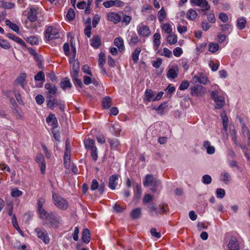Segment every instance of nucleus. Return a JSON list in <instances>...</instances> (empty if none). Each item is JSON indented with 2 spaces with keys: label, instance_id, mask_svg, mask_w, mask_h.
I'll use <instances>...</instances> for the list:
<instances>
[{
  "label": "nucleus",
  "instance_id": "nucleus-1",
  "mask_svg": "<svg viewBox=\"0 0 250 250\" xmlns=\"http://www.w3.org/2000/svg\"><path fill=\"white\" fill-rule=\"evenodd\" d=\"M41 219L44 220L50 228L57 229L62 224V217L56 212H51L40 217Z\"/></svg>",
  "mask_w": 250,
  "mask_h": 250
},
{
  "label": "nucleus",
  "instance_id": "nucleus-2",
  "mask_svg": "<svg viewBox=\"0 0 250 250\" xmlns=\"http://www.w3.org/2000/svg\"><path fill=\"white\" fill-rule=\"evenodd\" d=\"M210 95L215 104V108L216 109H220L224 106L225 103V98L222 96H219L218 91L214 90L211 91Z\"/></svg>",
  "mask_w": 250,
  "mask_h": 250
},
{
  "label": "nucleus",
  "instance_id": "nucleus-3",
  "mask_svg": "<svg viewBox=\"0 0 250 250\" xmlns=\"http://www.w3.org/2000/svg\"><path fill=\"white\" fill-rule=\"evenodd\" d=\"M52 199L54 204L59 209L66 210L67 208L68 203L63 198L54 193L53 194Z\"/></svg>",
  "mask_w": 250,
  "mask_h": 250
},
{
  "label": "nucleus",
  "instance_id": "nucleus-4",
  "mask_svg": "<svg viewBox=\"0 0 250 250\" xmlns=\"http://www.w3.org/2000/svg\"><path fill=\"white\" fill-rule=\"evenodd\" d=\"M45 37L48 41H50L58 39L60 37V34L56 28L49 26L45 30Z\"/></svg>",
  "mask_w": 250,
  "mask_h": 250
},
{
  "label": "nucleus",
  "instance_id": "nucleus-5",
  "mask_svg": "<svg viewBox=\"0 0 250 250\" xmlns=\"http://www.w3.org/2000/svg\"><path fill=\"white\" fill-rule=\"evenodd\" d=\"M205 88L201 85H197L191 88V94L195 96H202L205 93Z\"/></svg>",
  "mask_w": 250,
  "mask_h": 250
},
{
  "label": "nucleus",
  "instance_id": "nucleus-6",
  "mask_svg": "<svg viewBox=\"0 0 250 250\" xmlns=\"http://www.w3.org/2000/svg\"><path fill=\"white\" fill-rule=\"evenodd\" d=\"M158 182L159 181L155 179L152 174H147L146 176L145 180L144 182V185L145 187H156L158 184Z\"/></svg>",
  "mask_w": 250,
  "mask_h": 250
},
{
  "label": "nucleus",
  "instance_id": "nucleus-7",
  "mask_svg": "<svg viewBox=\"0 0 250 250\" xmlns=\"http://www.w3.org/2000/svg\"><path fill=\"white\" fill-rule=\"evenodd\" d=\"M36 162L39 165L42 174H44L46 170V163L42 154H38L35 159Z\"/></svg>",
  "mask_w": 250,
  "mask_h": 250
},
{
  "label": "nucleus",
  "instance_id": "nucleus-8",
  "mask_svg": "<svg viewBox=\"0 0 250 250\" xmlns=\"http://www.w3.org/2000/svg\"><path fill=\"white\" fill-rule=\"evenodd\" d=\"M192 4L201 7L202 11H208L210 9V6L206 0H190Z\"/></svg>",
  "mask_w": 250,
  "mask_h": 250
},
{
  "label": "nucleus",
  "instance_id": "nucleus-9",
  "mask_svg": "<svg viewBox=\"0 0 250 250\" xmlns=\"http://www.w3.org/2000/svg\"><path fill=\"white\" fill-rule=\"evenodd\" d=\"M137 32L139 35L143 37H148L150 35V30L149 27L143 24L138 26Z\"/></svg>",
  "mask_w": 250,
  "mask_h": 250
},
{
  "label": "nucleus",
  "instance_id": "nucleus-10",
  "mask_svg": "<svg viewBox=\"0 0 250 250\" xmlns=\"http://www.w3.org/2000/svg\"><path fill=\"white\" fill-rule=\"evenodd\" d=\"M38 8H31L28 13L27 18L30 21L34 22L37 20V15L39 14Z\"/></svg>",
  "mask_w": 250,
  "mask_h": 250
},
{
  "label": "nucleus",
  "instance_id": "nucleus-11",
  "mask_svg": "<svg viewBox=\"0 0 250 250\" xmlns=\"http://www.w3.org/2000/svg\"><path fill=\"white\" fill-rule=\"evenodd\" d=\"M229 250H239L240 246L237 239L234 236L230 238L228 245Z\"/></svg>",
  "mask_w": 250,
  "mask_h": 250
},
{
  "label": "nucleus",
  "instance_id": "nucleus-12",
  "mask_svg": "<svg viewBox=\"0 0 250 250\" xmlns=\"http://www.w3.org/2000/svg\"><path fill=\"white\" fill-rule=\"evenodd\" d=\"M107 20L113 21L115 23H118L121 21L120 16L114 12H109L107 14Z\"/></svg>",
  "mask_w": 250,
  "mask_h": 250
},
{
  "label": "nucleus",
  "instance_id": "nucleus-13",
  "mask_svg": "<svg viewBox=\"0 0 250 250\" xmlns=\"http://www.w3.org/2000/svg\"><path fill=\"white\" fill-rule=\"evenodd\" d=\"M69 62L70 64H72V70L71 72V75H74L75 77L77 76V75L79 74L80 70V65L78 61H76L75 59L73 61L70 62V59H69Z\"/></svg>",
  "mask_w": 250,
  "mask_h": 250
},
{
  "label": "nucleus",
  "instance_id": "nucleus-14",
  "mask_svg": "<svg viewBox=\"0 0 250 250\" xmlns=\"http://www.w3.org/2000/svg\"><path fill=\"white\" fill-rule=\"evenodd\" d=\"M45 202V200L43 198H40L38 200V212L40 217L46 214V211H45L42 208L43 205Z\"/></svg>",
  "mask_w": 250,
  "mask_h": 250
},
{
  "label": "nucleus",
  "instance_id": "nucleus-15",
  "mask_svg": "<svg viewBox=\"0 0 250 250\" xmlns=\"http://www.w3.org/2000/svg\"><path fill=\"white\" fill-rule=\"evenodd\" d=\"M101 44L100 37L98 35H94L91 40V45L94 48H98Z\"/></svg>",
  "mask_w": 250,
  "mask_h": 250
},
{
  "label": "nucleus",
  "instance_id": "nucleus-16",
  "mask_svg": "<svg viewBox=\"0 0 250 250\" xmlns=\"http://www.w3.org/2000/svg\"><path fill=\"white\" fill-rule=\"evenodd\" d=\"M118 179V177L117 175H112L110 176L109 178L108 186L112 190L115 189L117 185V182H116Z\"/></svg>",
  "mask_w": 250,
  "mask_h": 250
},
{
  "label": "nucleus",
  "instance_id": "nucleus-17",
  "mask_svg": "<svg viewBox=\"0 0 250 250\" xmlns=\"http://www.w3.org/2000/svg\"><path fill=\"white\" fill-rule=\"evenodd\" d=\"M154 94L153 91L151 89H146L145 91L144 100L148 102H150L151 101H154Z\"/></svg>",
  "mask_w": 250,
  "mask_h": 250
},
{
  "label": "nucleus",
  "instance_id": "nucleus-18",
  "mask_svg": "<svg viewBox=\"0 0 250 250\" xmlns=\"http://www.w3.org/2000/svg\"><path fill=\"white\" fill-rule=\"evenodd\" d=\"M6 36L19 44L24 47L26 46L25 42L21 38L10 33L7 34Z\"/></svg>",
  "mask_w": 250,
  "mask_h": 250
},
{
  "label": "nucleus",
  "instance_id": "nucleus-19",
  "mask_svg": "<svg viewBox=\"0 0 250 250\" xmlns=\"http://www.w3.org/2000/svg\"><path fill=\"white\" fill-rule=\"evenodd\" d=\"M193 80L195 83L198 82L201 84H206L208 80L207 77L203 73L200 74L199 76H195L193 78Z\"/></svg>",
  "mask_w": 250,
  "mask_h": 250
},
{
  "label": "nucleus",
  "instance_id": "nucleus-20",
  "mask_svg": "<svg viewBox=\"0 0 250 250\" xmlns=\"http://www.w3.org/2000/svg\"><path fill=\"white\" fill-rule=\"evenodd\" d=\"M114 43L120 52L124 50V41L121 38H117L114 40Z\"/></svg>",
  "mask_w": 250,
  "mask_h": 250
},
{
  "label": "nucleus",
  "instance_id": "nucleus-21",
  "mask_svg": "<svg viewBox=\"0 0 250 250\" xmlns=\"http://www.w3.org/2000/svg\"><path fill=\"white\" fill-rule=\"evenodd\" d=\"M142 209L140 208H137L133 209L130 212V216L134 219H136L141 217L142 215Z\"/></svg>",
  "mask_w": 250,
  "mask_h": 250
},
{
  "label": "nucleus",
  "instance_id": "nucleus-22",
  "mask_svg": "<svg viewBox=\"0 0 250 250\" xmlns=\"http://www.w3.org/2000/svg\"><path fill=\"white\" fill-rule=\"evenodd\" d=\"M60 86L63 90H65L67 88H71L72 84L69 79L68 78H65L61 82Z\"/></svg>",
  "mask_w": 250,
  "mask_h": 250
},
{
  "label": "nucleus",
  "instance_id": "nucleus-23",
  "mask_svg": "<svg viewBox=\"0 0 250 250\" xmlns=\"http://www.w3.org/2000/svg\"><path fill=\"white\" fill-rule=\"evenodd\" d=\"M197 15L196 10L190 9L187 12L186 17L188 20L193 21L196 19Z\"/></svg>",
  "mask_w": 250,
  "mask_h": 250
},
{
  "label": "nucleus",
  "instance_id": "nucleus-24",
  "mask_svg": "<svg viewBox=\"0 0 250 250\" xmlns=\"http://www.w3.org/2000/svg\"><path fill=\"white\" fill-rule=\"evenodd\" d=\"M45 88L48 90V93L50 95H55L57 92V88L55 85H52L49 83H47L45 84Z\"/></svg>",
  "mask_w": 250,
  "mask_h": 250
},
{
  "label": "nucleus",
  "instance_id": "nucleus-25",
  "mask_svg": "<svg viewBox=\"0 0 250 250\" xmlns=\"http://www.w3.org/2000/svg\"><path fill=\"white\" fill-rule=\"evenodd\" d=\"M178 74V69L175 70L174 68H170L167 74V77L168 78L175 79L177 77Z\"/></svg>",
  "mask_w": 250,
  "mask_h": 250
},
{
  "label": "nucleus",
  "instance_id": "nucleus-26",
  "mask_svg": "<svg viewBox=\"0 0 250 250\" xmlns=\"http://www.w3.org/2000/svg\"><path fill=\"white\" fill-rule=\"evenodd\" d=\"M102 104L104 108H108L112 105V100L108 96L105 97L103 99Z\"/></svg>",
  "mask_w": 250,
  "mask_h": 250
},
{
  "label": "nucleus",
  "instance_id": "nucleus-27",
  "mask_svg": "<svg viewBox=\"0 0 250 250\" xmlns=\"http://www.w3.org/2000/svg\"><path fill=\"white\" fill-rule=\"evenodd\" d=\"M6 25L9 26L12 30L15 31V32L19 33V26L15 23L12 22L10 20H6L5 21Z\"/></svg>",
  "mask_w": 250,
  "mask_h": 250
},
{
  "label": "nucleus",
  "instance_id": "nucleus-28",
  "mask_svg": "<svg viewBox=\"0 0 250 250\" xmlns=\"http://www.w3.org/2000/svg\"><path fill=\"white\" fill-rule=\"evenodd\" d=\"M109 142L111 149L114 150H118L119 149L120 144L117 139H110Z\"/></svg>",
  "mask_w": 250,
  "mask_h": 250
},
{
  "label": "nucleus",
  "instance_id": "nucleus-29",
  "mask_svg": "<svg viewBox=\"0 0 250 250\" xmlns=\"http://www.w3.org/2000/svg\"><path fill=\"white\" fill-rule=\"evenodd\" d=\"M141 51V49L140 48L138 47L136 48L135 51L133 52L132 54V60L135 63L138 62L139 60V54Z\"/></svg>",
  "mask_w": 250,
  "mask_h": 250
},
{
  "label": "nucleus",
  "instance_id": "nucleus-30",
  "mask_svg": "<svg viewBox=\"0 0 250 250\" xmlns=\"http://www.w3.org/2000/svg\"><path fill=\"white\" fill-rule=\"evenodd\" d=\"M70 163V152H65L64 155V165L66 168L69 167Z\"/></svg>",
  "mask_w": 250,
  "mask_h": 250
},
{
  "label": "nucleus",
  "instance_id": "nucleus-31",
  "mask_svg": "<svg viewBox=\"0 0 250 250\" xmlns=\"http://www.w3.org/2000/svg\"><path fill=\"white\" fill-rule=\"evenodd\" d=\"M55 101L56 99H54L51 95L47 97V106L51 109H53L55 106Z\"/></svg>",
  "mask_w": 250,
  "mask_h": 250
},
{
  "label": "nucleus",
  "instance_id": "nucleus-32",
  "mask_svg": "<svg viewBox=\"0 0 250 250\" xmlns=\"http://www.w3.org/2000/svg\"><path fill=\"white\" fill-rule=\"evenodd\" d=\"M246 22V20L244 18H239L237 21V26L238 28L240 30H242L244 28Z\"/></svg>",
  "mask_w": 250,
  "mask_h": 250
},
{
  "label": "nucleus",
  "instance_id": "nucleus-33",
  "mask_svg": "<svg viewBox=\"0 0 250 250\" xmlns=\"http://www.w3.org/2000/svg\"><path fill=\"white\" fill-rule=\"evenodd\" d=\"M14 6V4L12 2H7L3 0L0 1V7L4 9H10L13 8Z\"/></svg>",
  "mask_w": 250,
  "mask_h": 250
},
{
  "label": "nucleus",
  "instance_id": "nucleus-34",
  "mask_svg": "<svg viewBox=\"0 0 250 250\" xmlns=\"http://www.w3.org/2000/svg\"><path fill=\"white\" fill-rule=\"evenodd\" d=\"M26 77V74L23 73H21L20 76L16 79V81L21 85L22 88H24L25 85V84L24 83V82L25 80Z\"/></svg>",
  "mask_w": 250,
  "mask_h": 250
},
{
  "label": "nucleus",
  "instance_id": "nucleus-35",
  "mask_svg": "<svg viewBox=\"0 0 250 250\" xmlns=\"http://www.w3.org/2000/svg\"><path fill=\"white\" fill-rule=\"evenodd\" d=\"M166 15L167 13L164 7H162L158 13V18L160 22L163 21L164 19L166 18Z\"/></svg>",
  "mask_w": 250,
  "mask_h": 250
},
{
  "label": "nucleus",
  "instance_id": "nucleus-36",
  "mask_svg": "<svg viewBox=\"0 0 250 250\" xmlns=\"http://www.w3.org/2000/svg\"><path fill=\"white\" fill-rule=\"evenodd\" d=\"M0 46L4 49H9L11 47L9 42L4 39L0 40Z\"/></svg>",
  "mask_w": 250,
  "mask_h": 250
},
{
  "label": "nucleus",
  "instance_id": "nucleus-37",
  "mask_svg": "<svg viewBox=\"0 0 250 250\" xmlns=\"http://www.w3.org/2000/svg\"><path fill=\"white\" fill-rule=\"evenodd\" d=\"M139 42L138 37L136 35L132 36L129 41L128 43L130 46H132L136 45Z\"/></svg>",
  "mask_w": 250,
  "mask_h": 250
},
{
  "label": "nucleus",
  "instance_id": "nucleus-38",
  "mask_svg": "<svg viewBox=\"0 0 250 250\" xmlns=\"http://www.w3.org/2000/svg\"><path fill=\"white\" fill-rule=\"evenodd\" d=\"M167 42L170 44H174L177 42V37L175 35H168L167 38Z\"/></svg>",
  "mask_w": 250,
  "mask_h": 250
},
{
  "label": "nucleus",
  "instance_id": "nucleus-39",
  "mask_svg": "<svg viewBox=\"0 0 250 250\" xmlns=\"http://www.w3.org/2000/svg\"><path fill=\"white\" fill-rule=\"evenodd\" d=\"M36 81H44L45 80V75L42 71L39 72L34 77Z\"/></svg>",
  "mask_w": 250,
  "mask_h": 250
},
{
  "label": "nucleus",
  "instance_id": "nucleus-40",
  "mask_svg": "<svg viewBox=\"0 0 250 250\" xmlns=\"http://www.w3.org/2000/svg\"><path fill=\"white\" fill-rule=\"evenodd\" d=\"M71 77L72 80L74 82V84L76 86H79L80 87L83 86V83L82 82L81 80L78 79V75H77V76L75 77L74 75H71Z\"/></svg>",
  "mask_w": 250,
  "mask_h": 250
},
{
  "label": "nucleus",
  "instance_id": "nucleus-41",
  "mask_svg": "<svg viewBox=\"0 0 250 250\" xmlns=\"http://www.w3.org/2000/svg\"><path fill=\"white\" fill-rule=\"evenodd\" d=\"M94 141L91 139H88L84 142V145L86 148H91L92 149L93 147H95L94 145Z\"/></svg>",
  "mask_w": 250,
  "mask_h": 250
},
{
  "label": "nucleus",
  "instance_id": "nucleus-42",
  "mask_svg": "<svg viewBox=\"0 0 250 250\" xmlns=\"http://www.w3.org/2000/svg\"><path fill=\"white\" fill-rule=\"evenodd\" d=\"M219 48V45L217 43H210L209 44L208 50L212 53H215L218 50Z\"/></svg>",
  "mask_w": 250,
  "mask_h": 250
},
{
  "label": "nucleus",
  "instance_id": "nucleus-43",
  "mask_svg": "<svg viewBox=\"0 0 250 250\" xmlns=\"http://www.w3.org/2000/svg\"><path fill=\"white\" fill-rule=\"evenodd\" d=\"M230 175L227 172H225L221 175V180L227 184L229 180Z\"/></svg>",
  "mask_w": 250,
  "mask_h": 250
},
{
  "label": "nucleus",
  "instance_id": "nucleus-44",
  "mask_svg": "<svg viewBox=\"0 0 250 250\" xmlns=\"http://www.w3.org/2000/svg\"><path fill=\"white\" fill-rule=\"evenodd\" d=\"M75 14L74 10L72 8L69 9L66 15V17L68 20L70 21H71L75 18Z\"/></svg>",
  "mask_w": 250,
  "mask_h": 250
},
{
  "label": "nucleus",
  "instance_id": "nucleus-45",
  "mask_svg": "<svg viewBox=\"0 0 250 250\" xmlns=\"http://www.w3.org/2000/svg\"><path fill=\"white\" fill-rule=\"evenodd\" d=\"M22 194V192L17 188H14L12 189L11 195L12 197H17L21 196Z\"/></svg>",
  "mask_w": 250,
  "mask_h": 250
},
{
  "label": "nucleus",
  "instance_id": "nucleus-46",
  "mask_svg": "<svg viewBox=\"0 0 250 250\" xmlns=\"http://www.w3.org/2000/svg\"><path fill=\"white\" fill-rule=\"evenodd\" d=\"M27 42L32 45H36L38 43V39L35 36H31L27 38Z\"/></svg>",
  "mask_w": 250,
  "mask_h": 250
},
{
  "label": "nucleus",
  "instance_id": "nucleus-47",
  "mask_svg": "<svg viewBox=\"0 0 250 250\" xmlns=\"http://www.w3.org/2000/svg\"><path fill=\"white\" fill-rule=\"evenodd\" d=\"M212 178L209 175H205L202 178V182L206 185H208L211 183Z\"/></svg>",
  "mask_w": 250,
  "mask_h": 250
},
{
  "label": "nucleus",
  "instance_id": "nucleus-48",
  "mask_svg": "<svg viewBox=\"0 0 250 250\" xmlns=\"http://www.w3.org/2000/svg\"><path fill=\"white\" fill-rule=\"evenodd\" d=\"M162 30L167 34H170L172 32L171 26L169 23H165L162 26Z\"/></svg>",
  "mask_w": 250,
  "mask_h": 250
},
{
  "label": "nucleus",
  "instance_id": "nucleus-49",
  "mask_svg": "<svg viewBox=\"0 0 250 250\" xmlns=\"http://www.w3.org/2000/svg\"><path fill=\"white\" fill-rule=\"evenodd\" d=\"M99 64L100 66H104L105 62V58L104 54L103 53H100L99 55Z\"/></svg>",
  "mask_w": 250,
  "mask_h": 250
},
{
  "label": "nucleus",
  "instance_id": "nucleus-50",
  "mask_svg": "<svg viewBox=\"0 0 250 250\" xmlns=\"http://www.w3.org/2000/svg\"><path fill=\"white\" fill-rule=\"evenodd\" d=\"M12 220V223H13V226L14 227V228L18 230L19 233H20L21 234H22V233H21L22 231L20 229V227L18 225V224L16 220V218L15 215H13Z\"/></svg>",
  "mask_w": 250,
  "mask_h": 250
},
{
  "label": "nucleus",
  "instance_id": "nucleus-51",
  "mask_svg": "<svg viewBox=\"0 0 250 250\" xmlns=\"http://www.w3.org/2000/svg\"><path fill=\"white\" fill-rule=\"evenodd\" d=\"M71 50L72 53L70 55V62H72L75 59L76 55V49L74 45L71 43Z\"/></svg>",
  "mask_w": 250,
  "mask_h": 250
},
{
  "label": "nucleus",
  "instance_id": "nucleus-52",
  "mask_svg": "<svg viewBox=\"0 0 250 250\" xmlns=\"http://www.w3.org/2000/svg\"><path fill=\"white\" fill-rule=\"evenodd\" d=\"M153 199V197L152 196L150 195V194H146L143 200V204L146 205L147 203H149V202L151 201Z\"/></svg>",
  "mask_w": 250,
  "mask_h": 250
},
{
  "label": "nucleus",
  "instance_id": "nucleus-53",
  "mask_svg": "<svg viewBox=\"0 0 250 250\" xmlns=\"http://www.w3.org/2000/svg\"><path fill=\"white\" fill-rule=\"evenodd\" d=\"M189 85V82L188 81H184L179 86V89L181 90H185L187 89Z\"/></svg>",
  "mask_w": 250,
  "mask_h": 250
},
{
  "label": "nucleus",
  "instance_id": "nucleus-54",
  "mask_svg": "<svg viewBox=\"0 0 250 250\" xmlns=\"http://www.w3.org/2000/svg\"><path fill=\"white\" fill-rule=\"evenodd\" d=\"M225 195V191L222 188H217L216 190V196L218 198H223Z\"/></svg>",
  "mask_w": 250,
  "mask_h": 250
},
{
  "label": "nucleus",
  "instance_id": "nucleus-55",
  "mask_svg": "<svg viewBox=\"0 0 250 250\" xmlns=\"http://www.w3.org/2000/svg\"><path fill=\"white\" fill-rule=\"evenodd\" d=\"M99 183L96 179H93L92 181L91 185L90 186V189L92 190H95L98 189L99 188Z\"/></svg>",
  "mask_w": 250,
  "mask_h": 250
},
{
  "label": "nucleus",
  "instance_id": "nucleus-56",
  "mask_svg": "<svg viewBox=\"0 0 250 250\" xmlns=\"http://www.w3.org/2000/svg\"><path fill=\"white\" fill-rule=\"evenodd\" d=\"M173 54L175 57H180L183 53V50L181 48L177 47L173 50Z\"/></svg>",
  "mask_w": 250,
  "mask_h": 250
},
{
  "label": "nucleus",
  "instance_id": "nucleus-57",
  "mask_svg": "<svg viewBox=\"0 0 250 250\" xmlns=\"http://www.w3.org/2000/svg\"><path fill=\"white\" fill-rule=\"evenodd\" d=\"M147 208H148V210L150 212H155L156 214H158V211L157 210V208L156 207L155 204L154 203H151L148 205Z\"/></svg>",
  "mask_w": 250,
  "mask_h": 250
},
{
  "label": "nucleus",
  "instance_id": "nucleus-58",
  "mask_svg": "<svg viewBox=\"0 0 250 250\" xmlns=\"http://www.w3.org/2000/svg\"><path fill=\"white\" fill-rule=\"evenodd\" d=\"M100 20V16L98 14H96L94 16L92 21V26L94 28H95L97 26Z\"/></svg>",
  "mask_w": 250,
  "mask_h": 250
},
{
  "label": "nucleus",
  "instance_id": "nucleus-59",
  "mask_svg": "<svg viewBox=\"0 0 250 250\" xmlns=\"http://www.w3.org/2000/svg\"><path fill=\"white\" fill-rule=\"evenodd\" d=\"M36 103L39 104H42L44 101V99L42 95L39 94L38 95L36 98Z\"/></svg>",
  "mask_w": 250,
  "mask_h": 250
},
{
  "label": "nucleus",
  "instance_id": "nucleus-60",
  "mask_svg": "<svg viewBox=\"0 0 250 250\" xmlns=\"http://www.w3.org/2000/svg\"><path fill=\"white\" fill-rule=\"evenodd\" d=\"M207 19L208 21L211 23H215L216 20L213 13H209L207 14Z\"/></svg>",
  "mask_w": 250,
  "mask_h": 250
},
{
  "label": "nucleus",
  "instance_id": "nucleus-61",
  "mask_svg": "<svg viewBox=\"0 0 250 250\" xmlns=\"http://www.w3.org/2000/svg\"><path fill=\"white\" fill-rule=\"evenodd\" d=\"M209 65L211 67V70L213 71L217 70L219 68V64L217 63H214L213 61H210Z\"/></svg>",
  "mask_w": 250,
  "mask_h": 250
},
{
  "label": "nucleus",
  "instance_id": "nucleus-62",
  "mask_svg": "<svg viewBox=\"0 0 250 250\" xmlns=\"http://www.w3.org/2000/svg\"><path fill=\"white\" fill-rule=\"evenodd\" d=\"M38 237L43 241L45 244H48L50 243V239L48 235H38Z\"/></svg>",
  "mask_w": 250,
  "mask_h": 250
},
{
  "label": "nucleus",
  "instance_id": "nucleus-63",
  "mask_svg": "<svg viewBox=\"0 0 250 250\" xmlns=\"http://www.w3.org/2000/svg\"><path fill=\"white\" fill-rule=\"evenodd\" d=\"M219 19L224 23H226L228 21V17L226 14L221 13L219 16Z\"/></svg>",
  "mask_w": 250,
  "mask_h": 250
},
{
  "label": "nucleus",
  "instance_id": "nucleus-64",
  "mask_svg": "<svg viewBox=\"0 0 250 250\" xmlns=\"http://www.w3.org/2000/svg\"><path fill=\"white\" fill-rule=\"evenodd\" d=\"M162 61L160 58H158L156 61L153 62V66L156 68H159L162 64Z\"/></svg>",
  "mask_w": 250,
  "mask_h": 250
}]
</instances>
